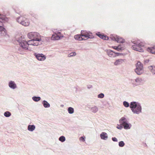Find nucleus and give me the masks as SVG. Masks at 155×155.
I'll use <instances>...</instances> for the list:
<instances>
[{
  "label": "nucleus",
  "instance_id": "nucleus-47",
  "mask_svg": "<svg viewBox=\"0 0 155 155\" xmlns=\"http://www.w3.org/2000/svg\"><path fill=\"white\" fill-rule=\"evenodd\" d=\"M64 106V105H63V104H61V107H63Z\"/></svg>",
  "mask_w": 155,
  "mask_h": 155
},
{
  "label": "nucleus",
  "instance_id": "nucleus-10",
  "mask_svg": "<svg viewBox=\"0 0 155 155\" xmlns=\"http://www.w3.org/2000/svg\"><path fill=\"white\" fill-rule=\"evenodd\" d=\"M34 55L37 60L40 61H43L46 58V56L42 54H38L35 53L34 54Z\"/></svg>",
  "mask_w": 155,
  "mask_h": 155
},
{
  "label": "nucleus",
  "instance_id": "nucleus-18",
  "mask_svg": "<svg viewBox=\"0 0 155 155\" xmlns=\"http://www.w3.org/2000/svg\"><path fill=\"white\" fill-rule=\"evenodd\" d=\"M124 61V60L122 59H119L116 60L115 62L114 63L115 65H117L121 64Z\"/></svg>",
  "mask_w": 155,
  "mask_h": 155
},
{
  "label": "nucleus",
  "instance_id": "nucleus-29",
  "mask_svg": "<svg viewBox=\"0 0 155 155\" xmlns=\"http://www.w3.org/2000/svg\"><path fill=\"white\" fill-rule=\"evenodd\" d=\"M23 19L22 17H18L16 18V20L17 21L21 24V21H22Z\"/></svg>",
  "mask_w": 155,
  "mask_h": 155
},
{
  "label": "nucleus",
  "instance_id": "nucleus-40",
  "mask_svg": "<svg viewBox=\"0 0 155 155\" xmlns=\"http://www.w3.org/2000/svg\"><path fill=\"white\" fill-rule=\"evenodd\" d=\"M149 59H146L144 60V63L145 64L149 62Z\"/></svg>",
  "mask_w": 155,
  "mask_h": 155
},
{
  "label": "nucleus",
  "instance_id": "nucleus-24",
  "mask_svg": "<svg viewBox=\"0 0 155 155\" xmlns=\"http://www.w3.org/2000/svg\"><path fill=\"white\" fill-rule=\"evenodd\" d=\"M68 111L69 114H71L74 113V110L73 108L69 107L68 109Z\"/></svg>",
  "mask_w": 155,
  "mask_h": 155
},
{
  "label": "nucleus",
  "instance_id": "nucleus-25",
  "mask_svg": "<svg viewBox=\"0 0 155 155\" xmlns=\"http://www.w3.org/2000/svg\"><path fill=\"white\" fill-rule=\"evenodd\" d=\"M91 111L94 113H96L98 110V108L96 106H94V107H91Z\"/></svg>",
  "mask_w": 155,
  "mask_h": 155
},
{
  "label": "nucleus",
  "instance_id": "nucleus-38",
  "mask_svg": "<svg viewBox=\"0 0 155 155\" xmlns=\"http://www.w3.org/2000/svg\"><path fill=\"white\" fill-rule=\"evenodd\" d=\"M112 140L114 142H117L118 141L117 139L115 137H112Z\"/></svg>",
  "mask_w": 155,
  "mask_h": 155
},
{
  "label": "nucleus",
  "instance_id": "nucleus-42",
  "mask_svg": "<svg viewBox=\"0 0 155 155\" xmlns=\"http://www.w3.org/2000/svg\"><path fill=\"white\" fill-rule=\"evenodd\" d=\"M41 41H37V43H38V45H40L42 44V42Z\"/></svg>",
  "mask_w": 155,
  "mask_h": 155
},
{
  "label": "nucleus",
  "instance_id": "nucleus-45",
  "mask_svg": "<svg viewBox=\"0 0 155 155\" xmlns=\"http://www.w3.org/2000/svg\"><path fill=\"white\" fill-rule=\"evenodd\" d=\"M133 84V86L134 87H135V86H137L138 85V84H136V83Z\"/></svg>",
  "mask_w": 155,
  "mask_h": 155
},
{
  "label": "nucleus",
  "instance_id": "nucleus-31",
  "mask_svg": "<svg viewBox=\"0 0 155 155\" xmlns=\"http://www.w3.org/2000/svg\"><path fill=\"white\" fill-rule=\"evenodd\" d=\"M125 143L123 141H121L119 142L118 145L120 147H123L124 146Z\"/></svg>",
  "mask_w": 155,
  "mask_h": 155
},
{
  "label": "nucleus",
  "instance_id": "nucleus-27",
  "mask_svg": "<svg viewBox=\"0 0 155 155\" xmlns=\"http://www.w3.org/2000/svg\"><path fill=\"white\" fill-rule=\"evenodd\" d=\"M118 47L119 51H122L125 49L124 45L123 44H119L118 45Z\"/></svg>",
  "mask_w": 155,
  "mask_h": 155
},
{
  "label": "nucleus",
  "instance_id": "nucleus-23",
  "mask_svg": "<svg viewBox=\"0 0 155 155\" xmlns=\"http://www.w3.org/2000/svg\"><path fill=\"white\" fill-rule=\"evenodd\" d=\"M32 99L35 102H38L41 100V98L39 96H34L32 97Z\"/></svg>",
  "mask_w": 155,
  "mask_h": 155
},
{
  "label": "nucleus",
  "instance_id": "nucleus-21",
  "mask_svg": "<svg viewBox=\"0 0 155 155\" xmlns=\"http://www.w3.org/2000/svg\"><path fill=\"white\" fill-rule=\"evenodd\" d=\"M35 128V127L34 125H29L28 126V130L32 132L34 131Z\"/></svg>",
  "mask_w": 155,
  "mask_h": 155
},
{
  "label": "nucleus",
  "instance_id": "nucleus-9",
  "mask_svg": "<svg viewBox=\"0 0 155 155\" xmlns=\"http://www.w3.org/2000/svg\"><path fill=\"white\" fill-rule=\"evenodd\" d=\"M110 38L112 40L116 41L119 43H123L125 41L124 39L122 38L119 37V36L117 35H116V37L114 36L111 37Z\"/></svg>",
  "mask_w": 155,
  "mask_h": 155
},
{
  "label": "nucleus",
  "instance_id": "nucleus-37",
  "mask_svg": "<svg viewBox=\"0 0 155 155\" xmlns=\"http://www.w3.org/2000/svg\"><path fill=\"white\" fill-rule=\"evenodd\" d=\"M112 48L113 49H114L118 51H119V49H118V45H117V46H112Z\"/></svg>",
  "mask_w": 155,
  "mask_h": 155
},
{
  "label": "nucleus",
  "instance_id": "nucleus-20",
  "mask_svg": "<svg viewBox=\"0 0 155 155\" xmlns=\"http://www.w3.org/2000/svg\"><path fill=\"white\" fill-rule=\"evenodd\" d=\"M42 104L43 106L46 108L49 107L50 106V105L49 103L47 101L45 100H44L42 101Z\"/></svg>",
  "mask_w": 155,
  "mask_h": 155
},
{
  "label": "nucleus",
  "instance_id": "nucleus-39",
  "mask_svg": "<svg viewBox=\"0 0 155 155\" xmlns=\"http://www.w3.org/2000/svg\"><path fill=\"white\" fill-rule=\"evenodd\" d=\"M115 53L116 57L117 56H120V55H122L123 54L122 53H118V52H115Z\"/></svg>",
  "mask_w": 155,
  "mask_h": 155
},
{
  "label": "nucleus",
  "instance_id": "nucleus-26",
  "mask_svg": "<svg viewBox=\"0 0 155 155\" xmlns=\"http://www.w3.org/2000/svg\"><path fill=\"white\" fill-rule=\"evenodd\" d=\"M4 115L6 117H8L11 115V113L10 112L7 111L4 112Z\"/></svg>",
  "mask_w": 155,
  "mask_h": 155
},
{
  "label": "nucleus",
  "instance_id": "nucleus-32",
  "mask_svg": "<svg viewBox=\"0 0 155 155\" xmlns=\"http://www.w3.org/2000/svg\"><path fill=\"white\" fill-rule=\"evenodd\" d=\"M76 54L75 52H74V51L68 54V57H73V56L76 55Z\"/></svg>",
  "mask_w": 155,
  "mask_h": 155
},
{
  "label": "nucleus",
  "instance_id": "nucleus-7",
  "mask_svg": "<svg viewBox=\"0 0 155 155\" xmlns=\"http://www.w3.org/2000/svg\"><path fill=\"white\" fill-rule=\"evenodd\" d=\"M119 121V123H121L123 124L124 128L125 129H129L132 126L131 124L129 123L128 121L124 117L120 118Z\"/></svg>",
  "mask_w": 155,
  "mask_h": 155
},
{
  "label": "nucleus",
  "instance_id": "nucleus-12",
  "mask_svg": "<svg viewBox=\"0 0 155 155\" xmlns=\"http://www.w3.org/2000/svg\"><path fill=\"white\" fill-rule=\"evenodd\" d=\"M64 37L63 35L60 36L56 33H54L52 36L51 40H58Z\"/></svg>",
  "mask_w": 155,
  "mask_h": 155
},
{
  "label": "nucleus",
  "instance_id": "nucleus-4",
  "mask_svg": "<svg viewBox=\"0 0 155 155\" xmlns=\"http://www.w3.org/2000/svg\"><path fill=\"white\" fill-rule=\"evenodd\" d=\"M139 41H131L132 42L134 45L132 46V49L136 51H138L140 52H143V50L141 48V47H143V45L140 44L139 42Z\"/></svg>",
  "mask_w": 155,
  "mask_h": 155
},
{
  "label": "nucleus",
  "instance_id": "nucleus-48",
  "mask_svg": "<svg viewBox=\"0 0 155 155\" xmlns=\"http://www.w3.org/2000/svg\"><path fill=\"white\" fill-rule=\"evenodd\" d=\"M58 33H59V34H61V32H58Z\"/></svg>",
  "mask_w": 155,
  "mask_h": 155
},
{
  "label": "nucleus",
  "instance_id": "nucleus-33",
  "mask_svg": "<svg viewBox=\"0 0 155 155\" xmlns=\"http://www.w3.org/2000/svg\"><path fill=\"white\" fill-rule=\"evenodd\" d=\"M135 82L138 83H140L143 81V80L141 78H137L135 79Z\"/></svg>",
  "mask_w": 155,
  "mask_h": 155
},
{
  "label": "nucleus",
  "instance_id": "nucleus-28",
  "mask_svg": "<svg viewBox=\"0 0 155 155\" xmlns=\"http://www.w3.org/2000/svg\"><path fill=\"white\" fill-rule=\"evenodd\" d=\"M65 137L64 136H61L59 138V140L61 142H63L65 140Z\"/></svg>",
  "mask_w": 155,
  "mask_h": 155
},
{
  "label": "nucleus",
  "instance_id": "nucleus-15",
  "mask_svg": "<svg viewBox=\"0 0 155 155\" xmlns=\"http://www.w3.org/2000/svg\"><path fill=\"white\" fill-rule=\"evenodd\" d=\"M101 139L104 140H106L108 138L107 134L105 132H102L100 135Z\"/></svg>",
  "mask_w": 155,
  "mask_h": 155
},
{
  "label": "nucleus",
  "instance_id": "nucleus-14",
  "mask_svg": "<svg viewBox=\"0 0 155 155\" xmlns=\"http://www.w3.org/2000/svg\"><path fill=\"white\" fill-rule=\"evenodd\" d=\"M8 86L11 88L14 89L17 87V85L14 81H11L8 83Z\"/></svg>",
  "mask_w": 155,
  "mask_h": 155
},
{
  "label": "nucleus",
  "instance_id": "nucleus-41",
  "mask_svg": "<svg viewBox=\"0 0 155 155\" xmlns=\"http://www.w3.org/2000/svg\"><path fill=\"white\" fill-rule=\"evenodd\" d=\"M87 88L88 89L91 88L92 87V85H87Z\"/></svg>",
  "mask_w": 155,
  "mask_h": 155
},
{
  "label": "nucleus",
  "instance_id": "nucleus-17",
  "mask_svg": "<svg viewBox=\"0 0 155 155\" xmlns=\"http://www.w3.org/2000/svg\"><path fill=\"white\" fill-rule=\"evenodd\" d=\"M147 51L150 53L155 54V47H148L147 49Z\"/></svg>",
  "mask_w": 155,
  "mask_h": 155
},
{
  "label": "nucleus",
  "instance_id": "nucleus-16",
  "mask_svg": "<svg viewBox=\"0 0 155 155\" xmlns=\"http://www.w3.org/2000/svg\"><path fill=\"white\" fill-rule=\"evenodd\" d=\"M74 38L75 40L78 41L85 40L84 38H83L82 34H81V35L78 34L75 35Z\"/></svg>",
  "mask_w": 155,
  "mask_h": 155
},
{
  "label": "nucleus",
  "instance_id": "nucleus-46",
  "mask_svg": "<svg viewBox=\"0 0 155 155\" xmlns=\"http://www.w3.org/2000/svg\"><path fill=\"white\" fill-rule=\"evenodd\" d=\"M32 41V40H29V41H27V42H28V43H30V44H31V41Z\"/></svg>",
  "mask_w": 155,
  "mask_h": 155
},
{
  "label": "nucleus",
  "instance_id": "nucleus-30",
  "mask_svg": "<svg viewBox=\"0 0 155 155\" xmlns=\"http://www.w3.org/2000/svg\"><path fill=\"white\" fill-rule=\"evenodd\" d=\"M123 104L124 106L126 107H130V104L127 101H124L123 102Z\"/></svg>",
  "mask_w": 155,
  "mask_h": 155
},
{
  "label": "nucleus",
  "instance_id": "nucleus-35",
  "mask_svg": "<svg viewBox=\"0 0 155 155\" xmlns=\"http://www.w3.org/2000/svg\"><path fill=\"white\" fill-rule=\"evenodd\" d=\"M120 123V125L118 124V126L117 127V128L119 130H121L124 127L123 126V124L121 123Z\"/></svg>",
  "mask_w": 155,
  "mask_h": 155
},
{
  "label": "nucleus",
  "instance_id": "nucleus-2",
  "mask_svg": "<svg viewBox=\"0 0 155 155\" xmlns=\"http://www.w3.org/2000/svg\"><path fill=\"white\" fill-rule=\"evenodd\" d=\"M130 108L134 114H138L142 112V107L138 102H131L130 103Z\"/></svg>",
  "mask_w": 155,
  "mask_h": 155
},
{
  "label": "nucleus",
  "instance_id": "nucleus-19",
  "mask_svg": "<svg viewBox=\"0 0 155 155\" xmlns=\"http://www.w3.org/2000/svg\"><path fill=\"white\" fill-rule=\"evenodd\" d=\"M149 69L152 73V74L154 75L155 74V66L154 65H151L148 67Z\"/></svg>",
  "mask_w": 155,
  "mask_h": 155
},
{
  "label": "nucleus",
  "instance_id": "nucleus-6",
  "mask_svg": "<svg viewBox=\"0 0 155 155\" xmlns=\"http://www.w3.org/2000/svg\"><path fill=\"white\" fill-rule=\"evenodd\" d=\"M136 67L134 71L137 75H140L143 73V65L141 62L140 61L137 62L136 64Z\"/></svg>",
  "mask_w": 155,
  "mask_h": 155
},
{
  "label": "nucleus",
  "instance_id": "nucleus-34",
  "mask_svg": "<svg viewBox=\"0 0 155 155\" xmlns=\"http://www.w3.org/2000/svg\"><path fill=\"white\" fill-rule=\"evenodd\" d=\"M104 96V94L103 93H101L97 95V97L100 98H103Z\"/></svg>",
  "mask_w": 155,
  "mask_h": 155
},
{
  "label": "nucleus",
  "instance_id": "nucleus-8",
  "mask_svg": "<svg viewBox=\"0 0 155 155\" xmlns=\"http://www.w3.org/2000/svg\"><path fill=\"white\" fill-rule=\"evenodd\" d=\"M81 34H82V37H84V38H86V39H85V40L89 38L92 39L94 38L92 33L89 31H87L85 30H81Z\"/></svg>",
  "mask_w": 155,
  "mask_h": 155
},
{
  "label": "nucleus",
  "instance_id": "nucleus-43",
  "mask_svg": "<svg viewBox=\"0 0 155 155\" xmlns=\"http://www.w3.org/2000/svg\"><path fill=\"white\" fill-rule=\"evenodd\" d=\"M18 51H19V50H18ZM26 50H25V51H23L22 50L21 51H20V52H21L20 53V54H24V53H23V51H25Z\"/></svg>",
  "mask_w": 155,
  "mask_h": 155
},
{
  "label": "nucleus",
  "instance_id": "nucleus-1",
  "mask_svg": "<svg viewBox=\"0 0 155 155\" xmlns=\"http://www.w3.org/2000/svg\"><path fill=\"white\" fill-rule=\"evenodd\" d=\"M23 37L22 36L18 37L17 36L15 38V40L18 42L20 47L18 48V50L20 51L28 50V46L32 45L33 46H38V43H37V41H32L33 43L31 44L28 43L25 40H23Z\"/></svg>",
  "mask_w": 155,
  "mask_h": 155
},
{
  "label": "nucleus",
  "instance_id": "nucleus-44",
  "mask_svg": "<svg viewBox=\"0 0 155 155\" xmlns=\"http://www.w3.org/2000/svg\"><path fill=\"white\" fill-rule=\"evenodd\" d=\"M143 144L144 145V146L145 147H147V144L143 142Z\"/></svg>",
  "mask_w": 155,
  "mask_h": 155
},
{
  "label": "nucleus",
  "instance_id": "nucleus-22",
  "mask_svg": "<svg viewBox=\"0 0 155 155\" xmlns=\"http://www.w3.org/2000/svg\"><path fill=\"white\" fill-rule=\"evenodd\" d=\"M21 24L24 26H28L29 25V22L27 20L25 21L22 20V21H21Z\"/></svg>",
  "mask_w": 155,
  "mask_h": 155
},
{
  "label": "nucleus",
  "instance_id": "nucleus-13",
  "mask_svg": "<svg viewBox=\"0 0 155 155\" xmlns=\"http://www.w3.org/2000/svg\"><path fill=\"white\" fill-rule=\"evenodd\" d=\"M105 51H106L107 54L110 57H116L115 51L110 49L107 50Z\"/></svg>",
  "mask_w": 155,
  "mask_h": 155
},
{
  "label": "nucleus",
  "instance_id": "nucleus-5",
  "mask_svg": "<svg viewBox=\"0 0 155 155\" xmlns=\"http://www.w3.org/2000/svg\"><path fill=\"white\" fill-rule=\"evenodd\" d=\"M5 14L2 15L0 14V31H4L5 32L6 29L4 27L3 23L7 22L8 21V19L6 17Z\"/></svg>",
  "mask_w": 155,
  "mask_h": 155
},
{
  "label": "nucleus",
  "instance_id": "nucleus-36",
  "mask_svg": "<svg viewBox=\"0 0 155 155\" xmlns=\"http://www.w3.org/2000/svg\"><path fill=\"white\" fill-rule=\"evenodd\" d=\"M85 137L82 136L80 137L79 140L81 141L84 142L85 141Z\"/></svg>",
  "mask_w": 155,
  "mask_h": 155
},
{
  "label": "nucleus",
  "instance_id": "nucleus-3",
  "mask_svg": "<svg viewBox=\"0 0 155 155\" xmlns=\"http://www.w3.org/2000/svg\"><path fill=\"white\" fill-rule=\"evenodd\" d=\"M27 36L29 39H32V41H42L41 37H43L38 33L35 32L28 33Z\"/></svg>",
  "mask_w": 155,
  "mask_h": 155
},
{
  "label": "nucleus",
  "instance_id": "nucleus-11",
  "mask_svg": "<svg viewBox=\"0 0 155 155\" xmlns=\"http://www.w3.org/2000/svg\"><path fill=\"white\" fill-rule=\"evenodd\" d=\"M96 35L100 38L104 40H108L109 39V37L108 36L103 33H101L100 32H97Z\"/></svg>",
  "mask_w": 155,
  "mask_h": 155
}]
</instances>
